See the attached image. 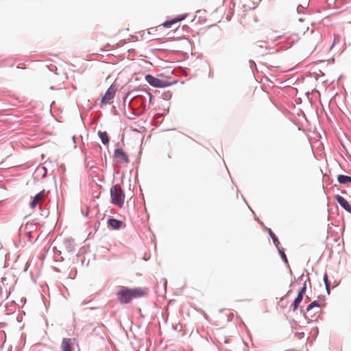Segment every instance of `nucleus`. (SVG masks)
Returning a JSON list of instances; mask_svg holds the SVG:
<instances>
[{
	"label": "nucleus",
	"mask_w": 351,
	"mask_h": 351,
	"mask_svg": "<svg viewBox=\"0 0 351 351\" xmlns=\"http://www.w3.org/2000/svg\"><path fill=\"white\" fill-rule=\"evenodd\" d=\"M145 288H129L122 286L117 292V301L123 304H129L132 300L141 298L147 295Z\"/></svg>",
	"instance_id": "f257e3e1"
},
{
	"label": "nucleus",
	"mask_w": 351,
	"mask_h": 351,
	"mask_svg": "<svg viewBox=\"0 0 351 351\" xmlns=\"http://www.w3.org/2000/svg\"><path fill=\"white\" fill-rule=\"evenodd\" d=\"M128 107L132 110L133 116L141 115L146 109V97L144 95H136L128 103Z\"/></svg>",
	"instance_id": "f03ea898"
},
{
	"label": "nucleus",
	"mask_w": 351,
	"mask_h": 351,
	"mask_svg": "<svg viewBox=\"0 0 351 351\" xmlns=\"http://www.w3.org/2000/svg\"><path fill=\"white\" fill-rule=\"evenodd\" d=\"M110 194L111 198V203L119 206H123L124 204L125 195L123 189L121 187L117 188L115 184H113L110 189Z\"/></svg>",
	"instance_id": "7ed1b4c3"
},
{
	"label": "nucleus",
	"mask_w": 351,
	"mask_h": 351,
	"mask_svg": "<svg viewBox=\"0 0 351 351\" xmlns=\"http://www.w3.org/2000/svg\"><path fill=\"white\" fill-rule=\"evenodd\" d=\"M145 80L150 86L159 88H166L176 83V81L169 82L162 80L151 74H147L145 77Z\"/></svg>",
	"instance_id": "20e7f679"
},
{
	"label": "nucleus",
	"mask_w": 351,
	"mask_h": 351,
	"mask_svg": "<svg viewBox=\"0 0 351 351\" xmlns=\"http://www.w3.org/2000/svg\"><path fill=\"white\" fill-rule=\"evenodd\" d=\"M118 87L119 84L116 83H113L110 85V86L107 89L105 94L101 98L100 104L101 106H102L103 105H106L107 104H108L110 100L112 99L114 97Z\"/></svg>",
	"instance_id": "39448f33"
},
{
	"label": "nucleus",
	"mask_w": 351,
	"mask_h": 351,
	"mask_svg": "<svg viewBox=\"0 0 351 351\" xmlns=\"http://www.w3.org/2000/svg\"><path fill=\"white\" fill-rule=\"evenodd\" d=\"M335 199L341 206V208L351 214V205L343 197L337 194L335 195Z\"/></svg>",
	"instance_id": "423d86ee"
},
{
	"label": "nucleus",
	"mask_w": 351,
	"mask_h": 351,
	"mask_svg": "<svg viewBox=\"0 0 351 351\" xmlns=\"http://www.w3.org/2000/svg\"><path fill=\"white\" fill-rule=\"evenodd\" d=\"M107 224L109 227L114 230H119L122 227L123 222L120 219H117L114 217H110L108 219Z\"/></svg>",
	"instance_id": "0eeeda50"
},
{
	"label": "nucleus",
	"mask_w": 351,
	"mask_h": 351,
	"mask_svg": "<svg viewBox=\"0 0 351 351\" xmlns=\"http://www.w3.org/2000/svg\"><path fill=\"white\" fill-rule=\"evenodd\" d=\"M45 194V191L44 189L36 194L32 198V200L29 202V207L32 209L34 208L44 197Z\"/></svg>",
	"instance_id": "6e6552de"
},
{
	"label": "nucleus",
	"mask_w": 351,
	"mask_h": 351,
	"mask_svg": "<svg viewBox=\"0 0 351 351\" xmlns=\"http://www.w3.org/2000/svg\"><path fill=\"white\" fill-rule=\"evenodd\" d=\"M114 157L117 159H122L125 163L130 162L129 157L121 148H117L114 150Z\"/></svg>",
	"instance_id": "1a4fd4ad"
},
{
	"label": "nucleus",
	"mask_w": 351,
	"mask_h": 351,
	"mask_svg": "<svg viewBox=\"0 0 351 351\" xmlns=\"http://www.w3.org/2000/svg\"><path fill=\"white\" fill-rule=\"evenodd\" d=\"M63 244L68 252L71 253L75 251V240L73 238L64 239Z\"/></svg>",
	"instance_id": "9d476101"
},
{
	"label": "nucleus",
	"mask_w": 351,
	"mask_h": 351,
	"mask_svg": "<svg viewBox=\"0 0 351 351\" xmlns=\"http://www.w3.org/2000/svg\"><path fill=\"white\" fill-rule=\"evenodd\" d=\"M62 351H73V346L71 339L69 338H64L61 343Z\"/></svg>",
	"instance_id": "9b49d317"
},
{
	"label": "nucleus",
	"mask_w": 351,
	"mask_h": 351,
	"mask_svg": "<svg viewBox=\"0 0 351 351\" xmlns=\"http://www.w3.org/2000/svg\"><path fill=\"white\" fill-rule=\"evenodd\" d=\"M320 303L318 300H314L312 302H311L306 308V310L304 311L303 308V306L300 307V312L303 313V315L305 316V312H308L311 309H313L315 307H319Z\"/></svg>",
	"instance_id": "f8f14e48"
},
{
	"label": "nucleus",
	"mask_w": 351,
	"mask_h": 351,
	"mask_svg": "<svg viewBox=\"0 0 351 351\" xmlns=\"http://www.w3.org/2000/svg\"><path fill=\"white\" fill-rule=\"evenodd\" d=\"M97 134L103 145H108L110 142V138L108 134L106 132L99 131Z\"/></svg>",
	"instance_id": "ddd939ff"
},
{
	"label": "nucleus",
	"mask_w": 351,
	"mask_h": 351,
	"mask_svg": "<svg viewBox=\"0 0 351 351\" xmlns=\"http://www.w3.org/2000/svg\"><path fill=\"white\" fill-rule=\"evenodd\" d=\"M337 180L338 183L341 184H347L351 183V176L347 175L339 174L337 176Z\"/></svg>",
	"instance_id": "4468645a"
},
{
	"label": "nucleus",
	"mask_w": 351,
	"mask_h": 351,
	"mask_svg": "<svg viewBox=\"0 0 351 351\" xmlns=\"http://www.w3.org/2000/svg\"><path fill=\"white\" fill-rule=\"evenodd\" d=\"M277 250L282 260V261L287 265V267H289V272L290 274H292V271L290 268V266L289 265V262H288V259H287V257L286 256V254L285 252V250H284V248L282 247H280L278 248H277Z\"/></svg>",
	"instance_id": "2eb2a0df"
},
{
	"label": "nucleus",
	"mask_w": 351,
	"mask_h": 351,
	"mask_svg": "<svg viewBox=\"0 0 351 351\" xmlns=\"http://www.w3.org/2000/svg\"><path fill=\"white\" fill-rule=\"evenodd\" d=\"M267 231L276 249L281 247L280 241L277 236L274 233V232L270 228H267Z\"/></svg>",
	"instance_id": "dca6fc26"
},
{
	"label": "nucleus",
	"mask_w": 351,
	"mask_h": 351,
	"mask_svg": "<svg viewBox=\"0 0 351 351\" xmlns=\"http://www.w3.org/2000/svg\"><path fill=\"white\" fill-rule=\"evenodd\" d=\"M304 296L300 294H298L296 298L294 299L292 303L293 311H295L299 307L300 303L303 300Z\"/></svg>",
	"instance_id": "f3484780"
},
{
	"label": "nucleus",
	"mask_w": 351,
	"mask_h": 351,
	"mask_svg": "<svg viewBox=\"0 0 351 351\" xmlns=\"http://www.w3.org/2000/svg\"><path fill=\"white\" fill-rule=\"evenodd\" d=\"M140 93L138 95H144L145 97L148 96L149 99V102H152V99L153 97L152 94L150 93L149 89L147 88H141L138 90Z\"/></svg>",
	"instance_id": "a211bd4d"
},
{
	"label": "nucleus",
	"mask_w": 351,
	"mask_h": 351,
	"mask_svg": "<svg viewBox=\"0 0 351 351\" xmlns=\"http://www.w3.org/2000/svg\"><path fill=\"white\" fill-rule=\"evenodd\" d=\"M323 280L325 285L326 292L329 295L330 293V282L328 278V275L326 273H325L324 275Z\"/></svg>",
	"instance_id": "6ab92c4d"
},
{
	"label": "nucleus",
	"mask_w": 351,
	"mask_h": 351,
	"mask_svg": "<svg viewBox=\"0 0 351 351\" xmlns=\"http://www.w3.org/2000/svg\"><path fill=\"white\" fill-rule=\"evenodd\" d=\"M177 21L176 20V19H172L171 20H167L166 21H165L162 25L165 27H167V28H169L171 27L173 24L176 23Z\"/></svg>",
	"instance_id": "aec40b11"
},
{
	"label": "nucleus",
	"mask_w": 351,
	"mask_h": 351,
	"mask_svg": "<svg viewBox=\"0 0 351 351\" xmlns=\"http://www.w3.org/2000/svg\"><path fill=\"white\" fill-rule=\"evenodd\" d=\"M306 291V280H304L302 287L300 289L298 294H300L301 295H304Z\"/></svg>",
	"instance_id": "412c9836"
},
{
	"label": "nucleus",
	"mask_w": 351,
	"mask_h": 351,
	"mask_svg": "<svg viewBox=\"0 0 351 351\" xmlns=\"http://www.w3.org/2000/svg\"><path fill=\"white\" fill-rule=\"evenodd\" d=\"M308 6V3H305L304 5L300 4L297 7L298 13H302V9H305Z\"/></svg>",
	"instance_id": "4be33fe9"
},
{
	"label": "nucleus",
	"mask_w": 351,
	"mask_h": 351,
	"mask_svg": "<svg viewBox=\"0 0 351 351\" xmlns=\"http://www.w3.org/2000/svg\"><path fill=\"white\" fill-rule=\"evenodd\" d=\"M171 93L169 91L165 92L162 95V98L165 100H169L171 98Z\"/></svg>",
	"instance_id": "5701e85b"
},
{
	"label": "nucleus",
	"mask_w": 351,
	"mask_h": 351,
	"mask_svg": "<svg viewBox=\"0 0 351 351\" xmlns=\"http://www.w3.org/2000/svg\"><path fill=\"white\" fill-rule=\"evenodd\" d=\"M186 16H187V14H182L180 16L176 17L175 19H176L177 23H178L180 21L184 20L186 18Z\"/></svg>",
	"instance_id": "b1692460"
},
{
	"label": "nucleus",
	"mask_w": 351,
	"mask_h": 351,
	"mask_svg": "<svg viewBox=\"0 0 351 351\" xmlns=\"http://www.w3.org/2000/svg\"><path fill=\"white\" fill-rule=\"evenodd\" d=\"M258 46L261 48H267L266 43L263 40H259L257 42Z\"/></svg>",
	"instance_id": "393cba45"
},
{
	"label": "nucleus",
	"mask_w": 351,
	"mask_h": 351,
	"mask_svg": "<svg viewBox=\"0 0 351 351\" xmlns=\"http://www.w3.org/2000/svg\"><path fill=\"white\" fill-rule=\"evenodd\" d=\"M249 63H250V68L252 71L254 70V68L256 69V64L254 60H250L249 61Z\"/></svg>",
	"instance_id": "a878e982"
},
{
	"label": "nucleus",
	"mask_w": 351,
	"mask_h": 351,
	"mask_svg": "<svg viewBox=\"0 0 351 351\" xmlns=\"http://www.w3.org/2000/svg\"><path fill=\"white\" fill-rule=\"evenodd\" d=\"M130 93H127L124 97H123V105L125 106V102H126V99L129 95Z\"/></svg>",
	"instance_id": "bb28decb"
},
{
	"label": "nucleus",
	"mask_w": 351,
	"mask_h": 351,
	"mask_svg": "<svg viewBox=\"0 0 351 351\" xmlns=\"http://www.w3.org/2000/svg\"><path fill=\"white\" fill-rule=\"evenodd\" d=\"M42 169L44 170V173L43 174L42 177L44 178L46 176L47 169L45 167H42Z\"/></svg>",
	"instance_id": "cd10ccee"
},
{
	"label": "nucleus",
	"mask_w": 351,
	"mask_h": 351,
	"mask_svg": "<svg viewBox=\"0 0 351 351\" xmlns=\"http://www.w3.org/2000/svg\"><path fill=\"white\" fill-rule=\"evenodd\" d=\"M232 15H233V12H231L230 15H228H228L226 16V19H227L228 21H230V20H231V18H232Z\"/></svg>",
	"instance_id": "c85d7f7f"
},
{
	"label": "nucleus",
	"mask_w": 351,
	"mask_h": 351,
	"mask_svg": "<svg viewBox=\"0 0 351 351\" xmlns=\"http://www.w3.org/2000/svg\"><path fill=\"white\" fill-rule=\"evenodd\" d=\"M197 311H198L199 312H201V313L204 315V316L205 317H206V314L205 313V312H204L203 310H202V309H199V310H197Z\"/></svg>",
	"instance_id": "c756f323"
},
{
	"label": "nucleus",
	"mask_w": 351,
	"mask_h": 351,
	"mask_svg": "<svg viewBox=\"0 0 351 351\" xmlns=\"http://www.w3.org/2000/svg\"><path fill=\"white\" fill-rule=\"evenodd\" d=\"M304 274H302L299 278H298V280H303V278H304Z\"/></svg>",
	"instance_id": "7c9ffc66"
},
{
	"label": "nucleus",
	"mask_w": 351,
	"mask_h": 351,
	"mask_svg": "<svg viewBox=\"0 0 351 351\" xmlns=\"http://www.w3.org/2000/svg\"><path fill=\"white\" fill-rule=\"evenodd\" d=\"M189 28H190V27H189L188 25H184V26H183V29H189Z\"/></svg>",
	"instance_id": "2f4dec72"
},
{
	"label": "nucleus",
	"mask_w": 351,
	"mask_h": 351,
	"mask_svg": "<svg viewBox=\"0 0 351 351\" xmlns=\"http://www.w3.org/2000/svg\"><path fill=\"white\" fill-rule=\"evenodd\" d=\"M97 146L100 150L101 149V147L99 144H97Z\"/></svg>",
	"instance_id": "473e14b6"
},
{
	"label": "nucleus",
	"mask_w": 351,
	"mask_h": 351,
	"mask_svg": "<svg viewBox=\"0 0 351 351\" xmlns=\"http://www.w3.org/2000/svg\"><path fill=\"white\" fill-rule=\"evenodd\" d=\"M298 21H299L300 22H302V21H304V19H302V18H300V19H298Z\"/></svg>",
	"instance_id": "72a5a7b5"
},
{
	"label": "nucleus",
	"mask_w": 351,
	"mask_h": 351,
	"mask_svg": "<svg viewBox=\"0 0 351 351\" xmlns=\"http://www.w3.org/2000/svg\"><path fill=\"white\" fill-rule=\"evenodd\" d=\"M72 141H73V142L75 143V136L72 137Z\"/></svg>",
	"instance_id": "f704fd0d"
},
{
	"label": "nucleus",
	"mask_w": 351,
	"mask_h": 351,
	"mask_svg": "<svg viewBox=\"0 0 351 351\" xmlns=\"http://www.w3.org/2000/svg\"><path fill=\"white\" fill-rule=\"evenodd\" d=\"M27 270V266H26L24 269V271H26Z\"/></svg>",
	"instance_id": "c9c22d12"
},
{
	"label": "nucleus",
	"mask_w": 351,
	"mask_h": 351,
	"mask_svg": "<svg viewBox=\"0 0 351 351\" xmlns=\"http://www.w3.org/2000/svg\"><path fill=\"white\" fill-rule=\"evenodd\" d=\"M291 293V290L287 292V294Z\"/></svg>",
	"instance_id": "e433bc0d"
},
{
	"label": "nucleus",
	"mask_w": 351,
	"mask_h": 351,
	"mask_svg": "<svg viewBox=\"0 0 351 351\" xmlns=\"http://www.w3.org/2000/svg\"><path fill=\"white\" fill-rule=\"evenodd\" d=\"M309 300V298L308 296H306V300Z\"/></svg>",
	"instance_id": "4c0bfd02"
}]
</instances>
